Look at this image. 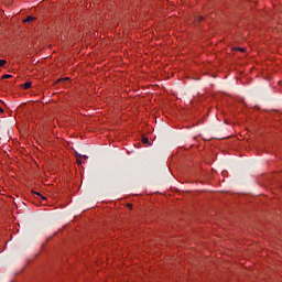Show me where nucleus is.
<instances>
[{
	"instance_id": "obj_1",
	"label": "nucleus",
	"mask_w": 282,
	"mask_h": 282,
	"mask_svg": "<svg viewBox=\"0 0 282 282\" xmlns=\"http://www.w3.org/2000/svg\"><path fill=\"white\" fill-rule=\"evenodd\" d=\"M32 193H33V195H37V197H41V199H43V200L47 199V197L43 196L42 193L34 192V191H32Z\"/></svg>"
},
{
	"instance_id": "obj_2",
	"label": "nucleus",
	"mask_w": 282,
	"mask_h": 282,
	"mask_svg": "<svg viewBox=\"0 0 282 282\" xmlns=\"http://www.w3.org/2000/svg\"><path fill=\"white\" fill-rule=\"evenodd\" d=\"M23 89H30L32 87V82H26L22 85Z\"/></svg>"
},
{
	"instance_id": "obj_3",
	"label": "nucleus",
	"mask_w": 282,
	"mask_h": 282,
	"mask_svg": "<svg viewBox=\"0 0 282 282\" xmlns=\"http://www.w3.org/2000/svg\"><path fill=\"white\" fill-rule=\"evenodd\" d=\"M142 143H143V144H148V147L151 145V143L149 142V138H147V137H143V138H142Z\"/></svg>"
},
{
	"instance_id": "obj_4",
	"label": "nucleus",
	"mask_w": 282,
	"mask_h": 282,
	"mask_svg": "<svg viewBox=\"0 0 282 282\" xmlns=\"http://www.w3.org/2000/svg\"><path fill=\"white\" fill-rule=\"evenodd\" d=\"M30 21H34V17H28V18L24 20V23H30Z\"/></svg>"
},
{
	"instance_id": "obj_5",
	"label": "nucleus",
	"mask_w": 282,
	"mask_h": 282,
	"mask_svg": "<svg viewBox=\"0 0 282 282\" xmlns=\"http://www.w3.org/2000/svg\"><path fill=\"white\" fill-rule=\"evenodd\" d=\"M7 61L6 59H0V67H4L7 65Z\"/></svg>"
},
{
	"instance_id": "obj_6",
	"label": "nucleus",
	"mask_w": 282,
	"mask_h": 282,
	"mask_svg": "<svg viewBox=\"0 0 282 282\" xmlns=\"http://www.w3.org/2000/svg\"><path fill=\"white\" fill-rule=\"evenodd\" d=\"M77 158H79V160H87V155L77 154Z\"/></svg>"
},
{
	"instance_id": "obj_7",
	"label": "nucleus",
	"mask_w": 282,
	"mask_h": 282,
	"mask_svg": "<svg viewBox=\"0 0 282 282\" xmlns=\"http://www.w3.org/2000/svg\"><path fill=\"white\" fill-rule=\"evenodd\" d=\"M2 78H3V79H6V78H12V75L6 74V75L2 76Z\"/></svg>"
},
{
	"instance_id": "obj_8",
	"label": "nucleus",
	"mask_w": 282,
	"mask_h": 282,
	"mask_svg": "<svg viewBox=\"0 0 282 282\" xmlns=\"http://www.w3.org/2000/svg\"><path fill=\"white\" fill-rule=\"evenodd\" d=\"M196 21H204V17H197Z\"/></svg>"
},
{
	"instance_id": "obj_9",
	"label": "nucleus",
	"mask_w": 282,
	"mask_h": 282,
	"mask_svg": "<svg viewBox=\"0 0 282 282\" xmlns=\"http://www.w3.org/2000/svg\"><path fill=\"white\" fill-rule=\"evenodd\" d=\"M65 80H69V77H66V78H64V79H59L58 83H63V82H65Z\"/></svg>"
},
{
	"instance_id": "obj_10",
	"label": "nucleus",
	"mask_w": 282,
	"mask_h": 282,
	"mask_svg": "<svg viewBox=\"0 0 282 282\" xmlns=\"http://www.w3.org/2000/svg\"><path fill=\"white\" fill-rule=\"evenodd\" d=\"M3 112H4L3 108L0 107V113H3Z\"/></svg>"
},
{
	"instance_id": "obj_11",
	"label": "nucleus",
	"mask_w": 282,
	"mask_h": 282,
	"mask_svg": "<svg viewBox=\"0 0 282 282\" xmlns=\"http://www.w3.org/2000/svg\"><path fill=\"white\" fill-rule=\"evenodd\" d=\"M214 139L219 140V138H217V137H214Z\"/></svg>"
},
{
	"instance_id": "obj_12",
	"label": "nucleus",
	"mask_w": 282,
	"mask_h": 282,
	"mask_svg": "<svg viewBox=\"0 0 282 282\" xmlns=\"http://www.w3.org/2000/svg\"><path fill=\"white\" fill-rule=\"evenodd\" d=\"M78 162V164H80V161H77Z\"/></svg>"
}]
</instances>
